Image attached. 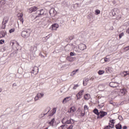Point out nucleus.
<instances>
[{"label":"nucleus","mask_w":129,"mask_h":129,"mask_svg":"<svg viewBox=\"0 0 129 129\" xmlns=\"http://www.w3.org/2000/svg\"><path fill=\"white\" fill-rule=\"evenodd\" d=\"M112 15L113 17H117V19L118 20L121 18V15L120 14V12L119 10L117 8H114V9L112 10L111 11Z\"/></svg>","instance_id":"obj_1"},{"label":"nucleus","mask_w":129,"mask_h":129,"mask_svg":"<svg viewBox=\"0 0 129 129\" xmlns=\"http://www.w3.org/2000/svg\"><path fill=\"white\" fill-rule=\"evenodd\" d=\"M74 123V120L73 119H69L67 117H64L62 119V123L63 124H70V123Z\"/></svg>","instance_id":"obj_2"},{"label":"nucleus","mask_w":129,"mask_h":129,"mask_svg":"<svg viewBox=\"0 0 129 129\" xmlns=\"http://www.w3.org/2000/svg\"><path fill=\"white\" fill-rule=\"evenodd\" d=\"M36 15L35 16L36 19L40 17H43L45 15V10H44V9L38 10L36 12Z\"/></svg>","instance_id":"obj_3"},{"label":"nucleus","mask_w":129,"mask_h":129,"mask_svg":"<svg viewBox=\"0 0 129 129\" xmlns=\"http://www.w3.org/2000/svg\"><path fill=\"white\" fill-rule=\"evenodd\" d=\"M31 76L35 77L36 75L39 73V68L38 67H34L32 71L31 72Z\"/></svg>","instance_id":"obj_4"},{"label":"nucleus","mask_w":129,"mask_h":129,"mask_svg":"<svg viewBox=\"0 0 129 129\" xmlns=\"http://www.w3.org/2000/svg\"><path fill=\"white\" fill-rule=\"evenodd\" d=\"M48 23V18H42L40 21L38 23L40 27H42L43 25H46Z\"/></svg>","instance_id":"obj_5"},{"label":"nucleus","mask_w":129,"mask_h":129,"mask_svg":"<svg viewBox=\"0 0 129 129\" xmlns=\"http://www.w3.org/2000/svg\"><path fill=\"white\" fill-rule=\"evenodd\" d=\"M21 36L23 38H28L30 37V32L27 31H22L21 33Z\"/></svg>","instance_id":"obj_6"},{"label":"nucleus","mask_w":129,"mask_h":129,"mask_svg":"<svg viewBox=\"0 0 129 129\" xmlns=\"http://www.w3.org/2000/svg\"><path fill=\"white\" fill-rule=\"evenodd\" d=\"M107 114L106 112L101 111L99 112V115L97 116L98 118H102L104 116H105Z\"/></svg>","instance_id":"obj_7"},{"label":"nucleus","mask_w":129,"mask_h":129,"mask_svg":"<svg viewBox=\"0 0 129 129\" xmlns=\"http://www.w3.org/2000/svg\"><path fill=\"white\" fill-rule=\"evenodd\" d=\"M75 111H76V108L75 107H72L68 110V113H71V114H74Z\"/></svg>","instance_id":"obj_8"},{"label":"nucleus","mask_w":129,"mask_h":129,"mask_svg":"<svg viewBox=\"0 0 129 129\" xmlns=\"http://www.w3.org/2000/svg\"><path fill=\"white\" fill-rule=\"evenodd\" d=\"M83 92H84V90H82L77 94L76 96L77 100L80 99L81 98V96L83 95Z\"/></svg>","instance_id":"obj_9"},{"label":"nucleus","mask_w":129,"mask_h":129,"mask_svg":"<svg viewBox=\"0 0 129 129\" xmlns=\"http://www.w3.org/2000/svg\"><path fill=\"white\" fill-rule=\"evenodd\" d=\"M50 28L52 31H56L57 29L59 28V25H58L57 23H55L52 24Z\"/></svg>","instance_id":"obj_10"},{"label":"nucleus","mask_w":129,"mask_h":129,"mask_svg":"<svg viewBox=\"0 0 129 129\" xmlns=\"http://www.w3.org/2000/svg\"><path fill=\"white\" fill-rule=\"evenodd\" d=\"M38 10V7L33 6L29 9V13L32 14L33 12H36Z\"/></svg>","instance_id":"obj_11"},{"label":"nucleus","mask_w":129,"mask_h":129,"mask_svg":"<svg viewBox=\"0 0 129 129\" xmlns=\"http://www.w3.org/2000/svg\"><path fill=\"white\" fill-rule=\"evenodd\" d=\"M109 86H110V87H112L113 88H114L118 86V83L112 82L110 83Z\"/></svg>","instance_id":"obj_12"},{"label":"nucleus","mask_w":129,"mask_h":129,"mask_svg":"<svg viewBox=\"0 0 129 129\" xmlns=\"http://www.w3.org/2000/svg\"><path fill=\"white\" fill-rule=\"evenodd\" d=\"M66 51H71V50H72V49H73V45L72 44H69V45H67L66 46Z\"/></svg>","instance_id":"obj_13"},{"label":"nucleus","mask_w":129,"mask_h":129,"mask_svg":"<svg viewBox=\"0 0 129 129\" xmlns=\"http://www.w3.org/2000/svg\"><path fill=\"white\" fill-rule=\"evenodd\" d=\"M72 98L71 97H67L64 98V99L62 101V103L64 104V103H66L67 102H68V101H70V100H72Z\"/></svg>","instance_id":"obj_14"},{"label":"nucleus","mask_w":129,"mask_h":129,"mask_svg":"<svg viewBox=\"0 0 129 129\" xmlns=\"http://www.w3.org/2000/svg\"><path fill=\"white\" fill-rule=\"evenodd\" d=\"M79 48L82 51H83V50H85V49H86V45L83 43H82L79 45Z\"/></svg>","instance_id":"obj_15"},{"label":"nucleus","mask_w":129,"mask_h":129,"mask_svg":"<svg viewBox=\"0 0 129 129\" xmlns=\"http://www.w3.org/2000/svg\"><path fill=\"white\" fill-rule=\"evenodd\" d=\"M55 13H56V11H55V9L54 8H51L49 11V14L51 17H54V16H55Z\"/></svg>","instance_id":"obj_16"},{"label":"nucleus","mask_w":129,"mask_h":129,"mask_svg":"<svg viewBox=\"0 0 129 129\" xmlns=\"http://www.w3.org/2000/svg\"><path fill=\"white\" fill-rule=\"evenodd\" d=\"M9 18L8 16H5L4 19L2 22V24H4V25L7 24L9 22Z\"/></svg>","instance_id":"obj_17"},{"label":"nucleus","mask_w":129,"mask_h":129,"mask_svg":"<svg viewBox=\"0 0 129 129\" xmlns=\"http://www.w3.org/2000/svg\"><path fill=\"white\" fill-rule=\"evenodd\" d=\"M126 93V89L123 88V89H121L120 91V94L122 96L124 95Z\"/></svg>","instance_id":"obj_18"},{"label":"nucleus","mask_w":129,"mask_h":129,"mask_svg":"<svg viewBox=\"0 0 129 129\" xmlns=\"http://www.w3.org/2000/svg\"><path fill=\"white\" fill-rule=\"evenodd\" d=\"M7 35V32L5 31H2L0 32V38H4Z\"/></svg>","instance_id":"obj_19"},{"label":"nucleus","mask_w":129,"mask_h":129,"mask_svg":"<svg viewBox=\"0 0 129 129\" xmlns=\"http://www.w3.org/2000/svg\"><path fill=\"white\" fill-rule=\"evenodd\" d=\"M56 111H57V109L56 108H53L51 110V113L50 114V116H53L54 114L56 113Z\"/></svg>","instance_id":"obj_20"},{"label":"nucleus","mask_w":129,"mask_h":129,"mask_svg":"<svg viewBox=\"0 0 129 129\" xmlns=\"http://www.w3.org/2000/svg\"><path fill=\"white\" fill-rule=\"evenodd\" d=\"M121 75L123 77H125L127 75H129V71H124L121 73Z\"/></svg>","instance_id":"obj_21"},{"label":"nucleus","mask_w":129,"mask_h":129,"mask_svg":"<svg viewBox=\"0 0 129 129\" xmlns=\"http://www.w3.org/2000/svg\"><path fill=\"white\" fill-rule=\"evenodd\" d=\"M84 99L86 100H88L90 98V94H86V95H84Z\"/></svg>","instance_id":"obj_22"},{"label":"nucleus","mask_w":129,"mask_h":129,"mask_svg":"<svg viewBox=\"0 0 129 129\" xmlns=\"http://www.w3.org/2000/svg\"><path fill=\"white\" fill-rule=\"evenodd\" d=\"M55 122V118H52L50 121L48 122V124L50 125H52V126H54V123Z\"/></svg>","instance_id":"obj_23"},{"label":"nucleus","mask_w":129,"mask_h":129,"mask_svg":"<svg viewBox=\"0 0 129 129\" xmlns=\"http://www.w3.org/2000/svg\"><path fill=\"white\" fill-rule=\"evenodd\" d=\"M67 126H68V125L67 124H63L60 125L58 127V129H67Z\"/></svg>","instance_id":"obj_24"},{"label":"nucleus","mask_w":129,"mask_h":129,"mask_svg":"<svg viewBox=\"0 0 129 129\" xmlns=\"http://www.w3.org/2000/svg\"><path fill=\"white\" fill-rule=\"evenodd\" d=\"M88 81H89V79L86 78L85 80L83 81V85L84 86H86L87 85V83H88Z\"/></svg>","instance_id":"obj_25"},{"label":"nucleus","mask_w":129,"mask_h":129,"mask_svg":"<svg viewBox=\"0 0 129 129\" xmlns=\"http://www.w3.org/2000/svg\"><path fill=\"white\" fill-rule=\"evenodd\" d=\"M99 88L101 90V91H103L104 89H105V86H104V85H100L99 86Z\"/></svg>","instance_id":"obj_26"},{"label":"nucleus","mask_w":129,"mask_h":129,"mask_svg":"<svg viewBox=\"0 0 129 129\" xmlns=\"http://www.w3.org/2000/svg\"><path fill=\"white\" fill-rule=\"evenodd\" d=\"M110 122H111V124L109 125V126L111 128L113 127V126H114L113 124V123H114V119L110 120Z\"/></svg>","instance_id":"obj_27"},{"label":"nucleus","mask_w":129,"mask_h":129,"mask_svg":"<svg viewBox=\"0 0 129 129\" xmlns=\"http://www.w3.org/2000/svg\"><path fill=\"white\" fill-rule=\"evenodd\" d=\"M79 70L77 69V70H76L73 71V72L71 73L70 76H73L74 75H75L76 74V73L78 72V71H79Z\"/></svg>","instance_id":"obj_28"},{"label":"nucleus","mask_w":129,"mask_h":129,"mask_svg":"<svg viewBox=\"0 0 129 129\" xmlns=\"http://www.w3.org/2000/svg\"><path fill=\"white\" fill-rule=\"evenodd\" d=\"M37 96L39 98H42L44 96V93H38L37 94Z\"/></svg>","instance_id":"obj_29"},{"label":"nucleus","mask_w":129,"mask_h":129,"mask_svg":"<svg viewBox=\"0 0 129 129\" xmlns=\"http://www.w3.org/2000/svg\"><path fill=\"white\" fill-rule=\"evenodd\" d=\"M93 112L95 113V114H96L98 115V116L99 115V112H98V109H94L93 110Z\"/></svg>","instance_id":"obj_30"},{"label":"nucleus","mask_w":129,"mask_h":129,"mask_svg":"<svg viewBox=\"0 0 129 129\" xmlns=\"http://www.w3.org/2000/svg\"><path fill=\"white\" fill-rule=\"evenodd\" d=\"M115 128L116 129H121L122 128V126H121V124L118 123L117 124H116L115 125Z\"/></svg>","instance_id":"obj_31"},{"label":"nucleus","mask_w":129,"mask_h":129,"mask_svg":"<svg viewBox=\"0 0 129 129\" xmlns=\"http://www.w3.org/2000/svg\"><path fill=\"white\" fill-rule=\"evenodd\" d=\"M0 5H2V6H4V5H6V1H5V0L1 1Z\"/></svg>","instance_id":"obj_32"},{"label":"nucleus","mask_w":129,"mask_h":129,"mask_svg":"<svg viewBox=\"0 0 129 129\" xmlns=\"http://www.w3.org/2000/svg\"><path fill=\"white\" fill-rule=\"evenodd\" d=\"M46 114L41 113L40 115H39V118H42V117H44L45 115H46Z\"/></svg>","instance_id":"obj_33"},{"label":"nucleus","mask_w":129,"mask_h":129,"mask_svg":"<svg viewBox=\"0 0 129 129\" xmlns=\"http://www.w3.org/2000/svg\"><path fill=\"white\" fill-rule=\"evenodd\" d=\"M103 73H104V71H103L100 70L98 72V74L99 75H102V74H103Z\"/></svg>","instance_id":"obj_34"},{"label":"nucleus","mask_w":129,"mask_h":129,"mask_svg":"<svg viewBox=\"0 0 129 129\" xmlns=\"http://www.w3.org/2000/svg\"><path fill=\"white\" fill-rule=\"evenodd\" d=\"M19 19L20 20V21L22 22V23L23 24L24 23V19H23V17H18Z\"/></svg>","instance_id":"obj_35"},{"label":"nucleus","mask_w":129,"mask_h":129,"mask_svg":"<svg viewBox=\"0 0 129 129\" xmlns=\"http://www.w3.org/2000/svg\"><path fill=\"white\" fill-rule=\"evenodd\" d=\"M14 32H15V28H12L9 30V33L11 34H12V33H14Z\"/></svg>","instance_id":"obj_36"},{"label":"nucleus","mask_w":129,"mask_h":129,"mask_svg":"<svg viewBox=\"0 0 129 129\" xmlns=\"http://www.w3.org/2000/svg\"><path fill=\"white\" fill-rule=\"evenodd\" d=\"M124 33L123 32H122L121 34H119V39H121V38L122 37V36H123Z\"/></svg>","instance_id":"obj_37"},{"label":"nucleus","mask_w":129,"mask_h":129,"mask_svg":"<svg viewBox=\"0 0 129 129\" xmlns=\"http://www.w3.org/2000/svg\"><path fill=\"white\" fill-rule=\"evenodd\" d=\"M39 98H40L37 95H36L34 98L35 101H37V100H39Z\"/></svg>","instance_id":"obj_38"},{"label":"nucleus","mask_w":129,"mask_h":129,"mask_svg":"<svg viewBox=\"0 0 129 129\" xmlns=\"http://www.w3.org/2000/svg\"><path fill=\"white\" fill-rule=\"evenodd\" d=\"M95 13L96 15H99V14H100V11H99L98 10H96L95 11Z\"/></svg>","instance_id":"obj_39"},{"label":"nucleus","mask_w":129,"mask_h":129,"mask_svg":"<svg viewBox=\"0 0 129 129\" xmlns=\"http://www.w3.org/2000/svg\"><path fill=\"white\" fill-rule=\"evenodd\" d=\"M6 24H2V26L1 27V29H6Z\"/></svg>","instance_id":"obj_40"},{"label":"nucleus","mask_w":129,"mask_h":129,"mask_svg":"<svg viewBox=\"0 0 129 129\" xmlns=\"http://www.w3.org/2000/svg\"><path fill=\"white\" fill-rule=\"evenodd\" d=\"M84 108L85 110H88V106L85 105L84 106Z\"/></svg>","instance_id":"obj_41"},{"label":"nucleus","mask_w":129,"mask_h":129,"mask_svg":"<svg viewBox=\"0 0 129 129\" xmlns=\"http://www.w3.org/2000/svg\"><path fill=\"white\" fill-rule=\"evenodd\" d=\"M109 69H110V68L107 67L106 68L105 70L107 73H108L109 72Z\"/></svg>","instance_id":"obj_42"},{"label":"nucleus","mask_w":129,"mask_h":129,"mask_svg":"<svg viewBox=\"0 0 129 129\" xmlns=\"http://www.w3.org/2000/svg\"><path fill=\"white\" fill-rule=\"evenodd\" d=\"M18 17H20V18H23V16H24V14L21 13V14H19L18 15Z\"/></svg>","instance_id":"obj_43"},{"label":"nucleus","mask_w":129,"mask_h":129,"mask_svg":"<svg viewBox=\"0 0 129 129\" xmlns=\"http://www.w3.org/2000/svg\"><path fill=\"white\" fill-rule=\"evenodd\" d=\"M78 86H79V85H78V84L75 85L73 87V89H76V88H77V87H78Z\"/></svg>","instance_id":"obj_44"},{"label":"nucleus","mask_w":129,"mask_h":129,"mask_svg":"<svg viewBox=\"0 0 129 129\" xmlns=\"http://www.w3.org/2000/svg\"><path fill=\"white\" fill-rule=\"evenodd\" d=\"M73 125H70L67 129H73Z\"/></svg>","instance_id":"obj_45"},{"label":"nucleus","mask_w":129,"mask_h":129,"mask_svg":"<svg viewBox=\"0 0 129 129\" xmlns=\"http://www.w3.org/2000/svg\"><path fill=\"white\" fill-rule=\"evenodd\" d=\"M104 61H105V62H109V59H108L107 58H105Z\"/></svg>","instance_id":"obj_46"},{"label":"nucleus","mask_w":129,"mask_h":129,"mask_svg":"<svg viewBox=\"0 0 129 129\" xmlns=\"http://www.w3.org/2000/svg\"><path fill=\"white\" fill-rule=\"evenodd\" d=\"M5 43V40H0V44H4Z\"/></svg>","instance_id":"obj_47"},{"label":"nucleus","mask_w":129,"mask_h":129,"mask_svg":"<svg viewBox=\"0 0 129 129\" xmlns=\"http://www.w3.org/2000/svg\"><path fill=\"white\" fill-rule=\"evenodd\" d=\"M118 118L119 120H122V117L121 116H119Z\"/></svg>","instance_id":"obj_48"},{"label":"nucleus","mask_w":129,"mask_h":129,"mask_svg":"<svg viewBox=\"0 0 129 129\" xmlns=\"http://www.w3.org/2000/svg\"><path fill=\"white\" fill-rule=\"evenodd\" d=\"M110 128V127H109V126H106L104 129H109Z\"/></svg>","instance_id":"obj_49"},{"label":"nucleus","mask_w":129,"mask_h":129,"mask_svg":"<svg viewBox=\"0 0 129 129\" xmlns=\"http://www.w3.org/2000/svg\"><path fill=\"white\" fill-rule=\"evenodd\" d=\"M69 39H70V40H73L74 37H73V36H70Z\"/></svg>","instance_id":"obj_50"},{"label":"nucleus","mask_w":129,"mask_h":129,"mask_svg":"<svg viewBox=\"0 0 129 129\" xmlns=\"http://www.w3.org/2000/svg\"><path fill=\"white\" fill-rule=\"evenodd\" d=\"M70 55H71V56H74V53H73V52H71V53H70Z\"/></svg>","instance_id":"obj_51"},{"label":"nucleus","mask_w":129,"mask_h":129,"mask_svg":"<svg viewBox=\"0 0 129 129\" xmlns=\"http://www.w3.org/2000/svg\"><path fill=\"white\" fill-rule=\"evenodd\" d=\"M126 33L127 34H129V28L126 30Z\"/></svg>","instance_id":"obj_52"},{"label":"nucleus","mask_w":129,"mask_h":129,"mask_svg":"<svg viewBox=\"0 0 129 129\" xmlns=\"http://www.w3.org/2000/svg\"><path fill=\"white\" fill-rule=\"evenodd\" d=\"M99 106H100L101 107H103V106H104V104H102L101 105H99Z\"/></svg>","instance_id":"obj_53"},{"label":"nucleus","mask_w":129,"mask_h":129,"mask_svg":"<svg viewBox=\"0 0 129 129\" xmlns=\"http://www.w3.org/2000/svg\"><path fill=\"white\" fill-rule=\"evenodd\" d=\"M127 128V127L126 126H124L123 127V129H126Z\"/></svg>","instance_id":"obj_54"},{"label":"nucleus","mask_w":129,"mask_h":129,"mask_svg":"<svg viewBox=\"0 0 129 129\" xmlns=\"http://www.w3.org/2000/svg\"><path fill=\"white\" fill-rule=\"evenodd\" d=\"M2 91H3V89L0 88V92H2Z\"/></svg>","instance_id":"obj_55"},{"label":"nucleus","mask_w":129,"mask_h":129,"mask_svg":"<svg viewBox=\"0 0 129 129\" xmlns=\"http://www.w3.org/2000/svg\"><path fill=\"white\" fill-rule=\"evenodd\" d=\"M32 100H33V99H31L30 101H28V102H30V101H32Z\"/></svg>","instance_id":"obj_56"},{"label":"nucleus","mask_w":129,"mask_h":129,"mask_svg":"<svg viewBox=\"0 0 129 129\" xmlns=\"http://www.w3.org/2000/svg\"><path fill=\"white\" fill-rule=\"evenodd\" d=\"M110 104H113L112 103V101H110Z\"/></svg>","instance_id":"obj_57"},{"label":"nucleus","mask_w":129,"mask_h":129,"mask_svg":"<svg viewBox=\"0 0 129 129\" xmlns=\"http://www.w3.org/2000/svg\"><path fill=\"white\" fill-rule=\"evenodd\" d=\"M2 116H0V117H1Z\"/></svg>","instance_id":"obj_58"}]
</instances>
